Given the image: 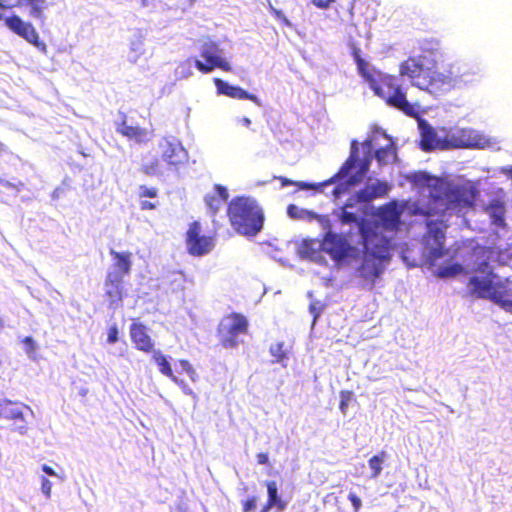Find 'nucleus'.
Wrapping results in <instances>:
<instances>
[{
	"mask_svg": "<svg viewBox=\"0 0 512 512\" xmlns=\"http://www.w3.org/2000/svg\"><path fill=\"white\" fill-rule=\"evenodd\" d=\"M434 67L435 63L425 68L420 57H408L400 63L399 73L409 78L412 85L431 94L450 91L469 74L466 65L451 64L442 72Z\"/></svg>",
	"mask_w": 512,
	"mask_h": 512,
	"instance_id": "nucleus-1",
	"label": "nucleus"
},
{
	"mask_svg": "<svg viewBox=\"0 0 512 512\" xmlns=\"http://www.w3.org/2000/svg\"><path fill=\"white\" fill-rule=\"evenodd\" d=\"M466 287L471 297L488 299L505 311L512 313V281H496L498 278L489 262L483 260L473 268Z\"/></svg>",
	"mask_w": 512,
	"mask_h": 512,
	"instance_id": "nucleus-2",
	"label": "nucleus"
},
{
	"mask_svg": "<svg viewBox=\"0 0 512 512\" xmlns=\"http://www.w3.org/2000/svg\"><path fill=\"white\" fill-rule=\"evenodd\" d=\"M233 229L244 236H256L263 228L264 213L257 201L247 196L234 197L227 206Z\"/></svg>",
	"mask_w": 512,
	"mask_h": 512,
	"instance_id": "nucleus-3",
	"label": "nucleus"
},
{
	"mask_svg": "<svg viewBox=\"0 0 512 512\" xmlns=\"http://www.w3.org/2000/svg\"><path fill=\"white\" fill-rule=\"evenodd\" d=\"M369 86L375 95L383 99L388 106L403 112L407 116H418V107L407 100L406 93L396 76L376 72V78Z\"/></svg>",
	"mask_w": 512,
	"mask_h": 512,
	"instance_id": "nucleus-4",
	"label": "nucleus"
},
{
	"mask_svg": "<svg viewBox=\"0 0 512 512\" xmlns=\"http://www.w3.org/2000/svg\"><path fill=\"white\" fill-rule=\"evenodd\" d=\"M333 215L342 225L356 224L361 235L363 247L372 250L378 256H383L385 252L383 236L368 221L359 217L356 213L345 209V207L335 209Z\"/></svg>",
	"mask_w": 512,
	"mask_h": 512,
	"instance_id": "nucleus-5",
	"label": "nucleus"
},
{
	"mask_svg": "<svg viewBox=\"0 0 512 512\" xmlns=\"http://www.w3.org/2000/svg\"><path fill=\"white\" fill-rule=\"evenodd\" d=\"M22 0H18L15 5L5 6L0 0V21H4L5 26L14 34L35 46L41 51H46V44L40 39L39 34L31 22L24 21L19 15L11 14L5 17L3 11L7 8L20 7Z\"/></svg>",
	"mask_w": 512,
	"mask_h": 512,
	"instance_id": "nucleus-6",
	"label": "nucleus"
},
{
	"mask_svg": "<svg viewBox=\"0 0 512 512\" xmlns=\"http://www.w3.org/2000/svg\"><path fill=\"white\" fill-rule=\"evenodd\" d=\"M249 321L241 313L232 312L222 318L217 327V336L224 348H235L239 344L238 336L248 333Z\"/></svg>",
	"mask_w": 512,
	"mask_h": 512,
	"instance_id": "nucleus-7",
	"label": "nucleus"
},
{
	"mask_svg": "<svg viewBox=\"0 0 512 512\" xmlns=\"http://www.w3.org/2000/svg\"><path fill=\"white\" fill-rule=\"evenodd\" d=\"M479 196V190L472 181L450 182L446 194V209L457 212L473 209Z\"/></svg>",
	"mask_w": 512,
	"mask_h": 512,
	"instance_id": "nucleus-8",
	"label": "nucleus"
},
{
	"mask_svg": "<svg viewBox=\"0 0 512 512\" xmlns=\"http://www.w3.org/2000/svg\"><path fill=\"white\" fill-rule=\"evenodd\" d=\"M426 226L427 231L423 237L426 261L430 266H434L437 260L448 252L444 245L447 225L442 220H429L426 222Z\"/></svg>",
	"mask_w": 512,
	"mask_h": 512,
	"instance_id": "nucleus-9",
	"label": "nucleus"
},
{
	"mask_svg": "<svg viewBox=\"0 0 512 512\" xmlns=\"http://www.w3.org/2000/svg\"><path fill=\"white\" fill-rule=\"evenodd\" d=\"M200 56L204 61L195 59L194 65L203 74H208L217 68L225 72L232 70L230 63L222 57V50L215 41L203 42L200 47Z\"/></svg>",
	"mask_w": 512,
	"mask_h": 512,
	"instance_id": "nucleus-10",
	"label": "nucleus"
},
{
	"mask_svg": "<svg viewBox=\"0 0 512 512\" xmlns=\"http://www.w3.org/2000/svg\"><path fill=\"white\" fill-rule=\"evenodd\" d=\"M406 180L416 188L428 189L429 196L434 202L446 199L450 182L444 178L430 175L423 171H414L406 175Z\"/></svg>",
	"mask_w": 512,
	"mask_h": 512,
	"instance_id": "nucleus-11",
	"label": "nucleus"
},
{
	"mask_svg": "<svg viewBox=\"0 0 512 512\" xmlns=\"http://www.w3.org/2000/svg\"><path fill=\"white\" fill-rule=\"evenodd\" d=\"M187 252L195 257H201L210 253L215 246V235L202 233V226L199 221L189 224L185 233Z\"/></svg>",
	"mask_w": 512,
	"mask_h": 512,
	"instance_id": "nucleus-12",
	"label": "nucleus"
},
{
	"mask_svg": "<svg viewBox=\"0 0 512 512\" xmlns=\"http://www.w3.org/2000/svg\"><path fill=\"white\" fill-rule=\"evenodd\" d=\"M494 144L484 134L471 129L461 128L448 133V148L485 149Z\"/></svg>",
	"mask_w": 512,
	"mask_h": 512,
	"instance_id": "nucleus-13",
	"label": "nucleus"
},
{
	"mask_svg": "<svg viewBox=\"0 0 512 512\" xmlns=\"http://www.w3.org/2000/svg\"><path fill=\"white\" fill-rule=\"evenodd\" d=\"M357 161H358V149L355 145V142H352L350 155L345 160V162L341 165L338 172L336 174H334L330 179L319 184V186H327V185L335 183L337 180H339L341 178L346 177L349 174L350 170L352 168H354ZM273 178L279 180L282 187L297 186L298 188L305 189V190L315 189L318 187V185H315V184L298 182V181H294V180L288 179L283 176H274Z\"/></svg>",
	"mask_w": 512,
	"mask_h": 512,
	"instance_id": "nucleus-14",
	"label": "nucleus"
},
{
	"mask_svg": "<svg viewBox=\"0 0 512 512\" xmlns=\"http://www.w3.org/2000/svg\"><path fill=\"white\" fill-rule=\"evenodd\" d=\"M319 248L337 263L352 256L354 252V248L344 236L332 231H327L324 234L321 242L319 243Z\"/></svg>",
	"mask_w": 512,
	"mask_h": 512,
	"instance_id": "nucleus-15",
	"label": "nucleus"
},
{
	"mask_svg": "<svg viewBox=\"0 0 512 512\" xmlns=\"http://www.w3.org/2000/svg\"><path fill=\"white\" fill-rule=\"evenodd\" d=\"M383 245L385 246L383 256H378L372 250H368L366 247H363L364 259L359 267V273L363 279L368 280L371 284H374L382 274L384 269L382 261L388 258L389 241L384 236Z\"/></svg>",
	"mask_w": 512,
	"mask_h": 512,
	"instance_id": "nucleus-16",
	"label": "nucleus"
},
{
	"mask_svg": "<svg viewBox=\"0 0 512 512\" xmlns=\"http://www.w3.org/2000/svg\"><path fill=\"white\" fill-rule=\"evenodd\" d=\"M402 211L396 201H390L377 210V218L385 230L396 231L401 224Z\"/></svg>",
	"mask_w": 512,
	"mask_h": 512,
	"instance_id": "nucleus-17",
	"label": "nucleus"
},
{
	"mask_svg": "<svg viewBox=\"0 0 512 512\" xmlns=\"http://www.w3.org/2000/svg\"><path fill=\"white\" fill-rule=\"evenodd\" d=\"M126 295L123 279L114 273H106L104 280V297L109 306L115 307L122 303Z\"/></svg>",
	"mask_w": 512,
	"mask_h": 512,
	"instance_id": "nucleus-18",
	"label": "nucleus"
},
{
	"mask_svg": "<svg viewBox=\"0 0 512 512\" xmlns=\"http://www.w3.org/2000/svg\"><path fill=\"white\" fill-rule=\"evenodd\" d=\"M129 335L135 349L144 353L154 351L155 343L148 333V328L143 323L133 321L129 327Z\"/></svg>",
	"mask_w": 512,
	"mask_h": 512,
	"instance_id": "nucleus-19",
	"label": "nucleus"
},
{
	"mask_svg": "<svg viewBox=\"0 0 512 512\" xmlns=\"http://www.w3.org/2000/svg\"><path fill=\"white\" fill-rule=\"evenodd\" d=\"M421 130V148L423 151L448 148V134L444 139L437 137L436 130L425 120L419 121Z\"/></svg>",
	"mask_w": 512,
	"mask_h": 512,
	"instance_id": "nucleus-20",
	"label": "nucleus"
},
{
	"mask_svg": "<svg viewBox=\"0 0 512 512\" xmlns=\"http://www.w3.org/2000/svg\"><path fill=\"white\" fill-rule=\"evenodd\" d=\"M213 81L216 86L218 94L225 95L232 99L250 100L258 106L261 105V102L256 95L247 92L243 88L235 85H230L229 83L220 78H214Z\"/></svg>",
	"mask_w": 512,
	"mask_h": 512,
	"instance_id": "nucleus-21",
	"label": "nucleus"
},
{
	"mask_svg": "<svg viewBox=\"0 0 512 512\" xmlns=\"http://www.w3.org/2000/svg\"><path fill=\"white\" fill-rule=\"evenodd\" d=\"M24 409H28L23 404L4 401L0 403V418L12 421L19 430L26 428Z\"/></svg>",
	"mask_w": 512,
	"mask_h": 512,
	"instance_id": "nucleus-22",
	"label": "nucleus"
},
{
	"mask_svg": "<svg viewBox=\"0 0 512 512\" xmlns=\"http://www.w3.org/2000/svg\"><path fill=\"white\" fill-rule=\"evenodd\" d=\"M161 157L168 165L177 168L187 162L188 153L179 142L166 141Z\"/></svg>",
	"mask_w": 512,
	"mask_h": 512,
	"instance_id": "nucleus-23",
	"label": "nucleus"
},
{
	"mask_svg": "<svg viewBox=\"0 0 512 512\" xmlns=\"http://www.w3.org/2000/svg\"><path fill=\"white\" fill-rule=\"evenodd\" d=\"M390 186L387 182L376 180L374 183L366 184L362 189L355 193L356 200L360 203H369L376 198H382L387 195Z\"/></svg>",
	"mask_w": 512,
	"mask_h": 512,
	"instance_id": "nucleus-24",
	"label": "nucleus"
},
{
	"mask_svg": "<svg viewBox=\"0 0 512 512\" xmlns=\"http://www.w3.org/2000/svg\"><path fill=\"white\" fill-rule=\"evenodd\" d=\"M109 254L113 259V265L112 270L107 273H114L121 279L128 276L132 269V253L129 251L118 252L110 249Z\"/></svg>",
	"mask_w": 512,
	"mask_h": 512,
	"instance_id": "nucleus-25",
	"label": "nucleus"
},
{
	"mask_svg": "<svg viewBox=\"0 0 512 512\" xmlns=\"http://www.w3.org/2000/svg\"><path fill=\"white\" fill-rule=\"evenodd\" d=\"M215 194H207L204 202L212 216H215L221 206L228 200L229 194L227 188L221 184L214 185Z\"/></svg>",
	"mask_w": 512,
	"mask_h": 512,
	"instance_id": "nucleus-26",
	"label": "nucleus"
},
{
	"mask_svg": "<svg viewBox=\"0 0 512 512\" xmlns=\"http://www.w3.org/2000/svg\"><path fill=\"white\" fill-rule=\"evenodd\" d=\"M116 130L122 136L138 143L147 142L150 139V133L145 128L128 125L125 118L118 123Z\"/></svg>",
	"mask_w": 512,
	"mask_h": 512,
	"instance_id": "nucleus-27",
	"label": "nucleus"
},
{
	"mask_svg": "<svg viewBox=\"0 0 512 512\" xmlns=\"http://www.w3.org/2000/svg\"><path fill=\"white\" fill-rule=\"evenodd\" d=\"M485 211L489 214L492 219V222L497 226L505 225V204L499 199L495 198L489 201V203L485 207Z\"/></svg>",
	"mask_w": 512,
	"mask_h": 512,
	"instance_id": "nucleus-28",
	"label": "nucleus"
},
{
	"mask_svg": "<svg viewBox=\"0 0 512 512\" xmlns=\"http://www.w3.org/2000/svg\"><path fill=\"white\" fill-rule=\"evenodd\" d=\"M268 499L266 504L262 507L259 512H268L271 508L276 507L278 510H284L286 503L278 496L277 484L275 481H269L266 483Z\"/></svg>",
	"mask_w": 512,
	"mask_h": 512,
	"instance_id": "nucleus-29",
	"label": "nucleus"
},
{
	"mask_svg": "<svg viewBox=\"0 0 512 512\" xmlns=\"http://www.w3.org/2000/svg\"><path fill=\"white\" fill-rule=\"evenodd\" d=\"M352 56L356 63L358 73L370 85L371 82L376 78V73L373 74L370 71L369 63L361 57L359 48H353Z\"/></svg>",
	"mask_w": 512,
	"mask_h": 512,
	"instance_id": "nucleus-30",
	"label": "nucleus"
},
{
	"mask_svg": "<svg viewBox=\"0 0 512 512\" xmlns=\"http://www.w3.org/2000/svg\"><path fill=\"white\" fill-rule=\"evenodd\" d=\"M389 143L376 149L374 156L380 165H386L396 158V148L391 138L387 137Z\"/></svg>",
	"mask_w": 512,
	"mask_h": 512,
	"instance_id": "nucleus-31",
	"label": "nucleus"
},
{
	"mask_svg": "<svg viewBox=\"0 0 512 512\" xmlns=\"http://www.w3.org/2000/svg\"><path fill=\"white\" fill-rule=\"evenodd\" d=\"M466 273L465 268L463 265L459 263H453L450 265L439 267L435 272L434 275L437 278L441 279H447V278H454L459 274Z\"/></svg>",
	"mask_w": 512,
	"mask_h": 512,
	"instance_id": "nucleus-32",
	"label": "nucleus"
},
{
	"mask_svg": "<svg viewBox=\"0 0 512 512\" xmlns=\"http://www.w3.org/2000/svg\"><path fill=\"white\" fill-rule=\"evenodd\" d=\"M441 46L439 40L435 38L423 39L420 42V58H426L428 56H436L440 53Z\"/></svg>",
	"mask_w": 512,
	"mask_h": 512,
	"instance_id": "nucleus-33",
	"label": "nucleus"
},
{
	"mask_svg": "<svg viewBox=\"0 0 512 512\" xmlns=\"http://www.w3.org/2000/svg\"><path fill=\"white\" fill-rule=\"evenodd\" d=\"M25 3L30 7V16L39 20L42 24L45 20L46 0H25Z\"/></svg>",
	"mask_w": 512,
	"mask_h": 512,
	"instance_id": "nucleus-34",
	"label": "nucleus"
},
{
	"mask_svg": "<svg viewBox=\"0 0 512 512\" xmlns=\"http://www.w3.org/2000/svg\"><path fill=\"white\" fill-rule=\"evenodd\" d=\"M152 353H153V356H152L153 360L157 364V366L159 368V371L163 375H165V376L175 380V377L173 375V371L171 369V366H170L166 356L163 355L159 350H154Z\"/></svg>",
	"mask_w": 512,
	"mask_h": 512,
	"instance_id": "nucleus-35",
	"label": "nucleus"
},
{
	"mask_svg": "<svg viewBox=\"0 0 512 512\" xmlns=\"http://www.w3.org/2000/svg\"><path fill=\"white\" fill-rule=\"evenodd\" d=\"M387 458V453L382 450L378 454L372 456L368 460L369 468L371 469V478H377L382 472V465Z\"/></svg>",
	"mask_w": 512,
	"mask_h": 512,
	"instance_id": "nucleus-36",
	"label": "nucleus"
},
{
	"mask_svg": "<svg viewBox=\"0 0 512 512\" xmlns=\"http://www.w3.org/2000/svg\"><path fill=\"white\" fill-rule=\"evenodd\" d=\"M318 241L314 239L303 240L300 246L301 255L305 258L315 259L320 248H317Z\"/></svg>",
	"mask_w": 512,
	"mask_h": 512,
	"instance_id": "nucleus-37",
	"label": "nucleus"
},
{
	"mask_svg": "<svg viewBox=\"0 0 512 512\" xmlns=\"http://www.w3.org/2000/svg\"><path fill=\"white\" fill-rule=\"evenodd\" d=\"M369 167L370 159L366 157L360 162L358 171L349 177V183L358 184L359 182H361L365 174L368 172Z\"/></svg>",
	"mask_w": 512,
	"mask_h": 512,
	"instance_id": "nucleus-38",
	"label": "nucleus"
},
{
	"mask_svg": "<svg viewBox=\"0 0 512 512\" xmlns=\"http://www.w3.org/2000/svg\"><path fill=\"white\" fill-rule=\"evenodd\" d=\"M141 172L147 176H156L160 173V161L158 158H153L141 167Z\"/></svg>",
	"mask_w": 512,
	"mask_h": 512,
	"instance_id": "nucleus-39",
	"label": "nucleus"
},
{
	"mask_svg": "<svg viewBox=\"0 0 512 512\" xmlns=\"http://www.w3.org/2000/svg\"><path fill=\"white\" fill-rule=\"evenodd\" d=\"M353 392L350 390H342L340 391V403L339 409L343 415L347 414L348 406L353 399Z\"/></svg>",
	"mask_w": 512,
	"mask_h": 512,
	"instance_id": "nucleus-40",
	"label": "nucleus"
},
{
	"mask_svg": "<svg viewBox=\"0 0 512 512\" xmlns=\"http://www.w3.org/2000/svg\"><path fill=\"white\" fill-rule=\"evenodd\" d=\"M268 8L270 13L278 19L284 26L290 27L291 22L288 20V18L282 13L281 10L275 8L271 3L268 4Z\"/></svg>",
	"mask_w": 512,
	"mask_h": 512,
	"instance_id": "nucleus-41",
	"label": "nucleus"
},
{
	"mask_svg": "<svg viewBox=\"0 0 512 512\" xmlns=\"http://www.w3.org/2000/svg\"><path fill=\"white\" fill-rule=\"evenodd\" d=\"M352 185L353 184L349 183V179L344 183L337 184L332 190L333 197L335 199H338L341 196L345 195L348 192L349 187Z\"/></svg>",
	"mask_w": 512,
	"mask_h": 512,
	"instance_id": "nucleus-42",
	"label": "nucleus"
},
{
	"mask_svg": "<svg viewBox=\"0 0 512 512\" xmlns=\"http://www.w3.org/2000/svg\"><path fill=\"white\" fill-rule=\"evenodd\" d=\"M25 351L29 356H33L36 352L37 345L31 336H26L22 339Z\"/></svg>",
	"mask_w": 512,
	"mask_h": 512,
	"instance_id": "nucleus-43",
	"label": "nucleus"
},
{
	"mask_svg": "<svg viewBox=\"0 0 512 512\" xmlns=\"http://www.w3.org/2000/svg\"><path fill=\"white\" fill-rule=\"evenodd\" d=\"M158 196V189L154 187H147L145 185H141L139 187V197H149V198H156Z\"/></svg>",
	"mask_w": 512,
	"mask_h": 512,
	"instance_id": "nucleus-44",
	"label": "nucleus"
},
{
	"mask_svg": "<svg viewBox=\"0 0 512 512\" xmlns=\"http://www.w3.org/2000/svg\"><path fill=\"white\" fill-rule=\"evenodd\" d=\"M179 365L182 368L184 372L194 381L196 378V371L192 367V365L189 363L188 360H179Z\"/></svg>",
	"mask_w": 512,
	"mask_h": 512,
	"instance_id": "nucleus-45",
	"label": "nucleus"
},
{
	"mask_svg": "<svg viewBox=\"0 0 512 512\" xmlns=\"http://www.w3.org/2000/svg\"><path fill=\"white\" fill-rule=\"evenodd\" d=\"M270 351L272 355L276 357L277 361H282L286 358V352L283 350L282 343H277L275 346H272Z\"/></svg>",
	"mask_w": 512,
	"mask_h": 512,
	"instance_id": "nucleus-46",
	"label": "nucleus"
},
{
	"mask_svg": "<svg viewBox=\"0 0 512 512\" xmlns=\"http://www.w3.org/2000/svg\"><path fill=\"white\" fill-rule=\"evenodd\" d=\"M256 505H257L256 497H254V496L249 497L245 501H243L242 510H243V512H251L256 508Z\"/></svg>",
	"mask_w": 512,
	"mask_h": 512,
	"instance_id": "nucleus-47",
	"label": "nucleus"
},
{
	"mask_svg": "<svg viewBox=\"0 0 512 512\" xmlns=\"http://www.w3.org/2000/svg\"><path fill=\"white\" fill-rule=\"evenodd\" d=\"M107 341L110 344H114L118 341V328L116 325H112L108 329Z\"/></svg>",
	"mask_w": 512,
	"mask_h": 512,
	"instance_id": "nucleus-48",
	"label": "nucleus"
},
{
	"mask_svg": "<svg viewBox=\"0 0 512 512\" xmlns=\"http://www.w3.org/2000/svg\"><path fill=\"white\" fill-rule=\"evenodd\" d=\"M348 499L352 503V506L354 508V512H359V510L361 508V505H362L361 499L354 492H350L349 493Z\"/></svg>",
	"mask_w": 512,
	"mask_h": 512,
	"instance_id": "nucleus-49",
	"label": "nucleus"
},
{
	"mask_svg": "<svg viewBox=\"0 0 512 512\" xmlns=\"http://www.w3.org/2000/svg\"><path fill=\"white\" fill-rule=\"evenodd\" d=\"M319 223L327 231H332V223L328 215H320L317 217Z\"/></svg>",
	"mask_w": 512,
	"mask_h": 512,
	"instance_id": "nucleus-50",
	"label": "nucleus"
},
{
	"mask_svg": "<svg viewBox=\"0 0 512 512\" xmlns=\"http://www.w3.org/2000/svg\"><path fill=\"white\" fill-rule=\"evenodd\" d=\"M52 489V483L45 477L41 480V490L46 495V497H50Z\"/></svg>",
	"mask_w": 512,
	"mask_h": 512,
	"instance_id": "nucleus-51",
	"label": "nucleus"
},
{
	"mask_svg": "<svg viewBox=\"0 0 512 512\" xmlns=\"http://www.w3.org/2000/svg\"><path fill=\"white\" fill-rule=\"evenodd\" d=\"M312 4L322 10L328 9L334 0H311Z\"/></svg>",
	"mask_w": 512,
	"mask_h": 512,
	"instance_id": "nucleus-52",
	"label": "nucleus"
},
{
	"mask_svg": "<svg viewBox=\"0 0 512 512\" xmlns=\"http://www.w3.org/2000/svg\"><path fill=\"white\" fill-rule=\"evenodd\" d=\"M0 185L8 188V189H14V190H20V188L23 187V183L19 182L18 184L12 183L10 181L4 180L3 178H0Z\"/></svg>",
	"mask_w": 512,
	"mask_h": 512,
	"instance_id": "nucleus-53",
	"label": "nucleus"
},
{
	"mask_svg": "<svg viewBox=\"0 0 512 512\" xmlns=\"http://www.w3.org/2000/svg\"><path fill=\"white\" fill-rule=\"evenodd\" d=\"M257 462L261 465H268L269 464V456L266 452H260L256 455Z\"/></svg>",
	"mask_w": 512,
	"mask_h": 512,
	"instance_id": "nucleus-54",
	"label": "nucleus"
},
{
	"mask_svg": "<svg viewBox=\"0 0 512 512\" xmlns=\"http://www.w3.org/2000/svg\"><path fill=\"white\" fill-rule=\"evenodd\" d=\"M157 207V203H153L151 201L143 200L140 202L141 210H153Z\"/></svg>",
	"mask_w": 512,
	"mask_h": 512,
	"instance_id": "nucleus-55",
	"label": "nucleus"
},
{
	"mask_svg": "<svg viewBox=\"0 0 512 512\" xmlns=\"http://www.w3.org/2000/svg\"><path fill=\"white\" fill-rule=\"evenodd\" d=\"M356 202L358 201L354 195L353 197H350L341 207H345V209L349 210L355 205Z\"/></svg>",
	"mask_w": 512,
	"mask_h": 512,
	"instance_id": "nucleus-56",
	"label": "nucleus"
},
{
	"mask_svg": "<svg viewBox=\"0 0 512 512\" xmlns=\"http://www.w3.org/2000/svg\"><path fill=\"white\" fill-rule=\"evenodd\" d=\"M42 470H43L46 474H48V475H50V476H55V475H56V473H55L54 469H53L52 467H50V466L46 465V464H44V465L42 466Z\"/></svg>",
	"mask_w": 512,
	"mask_h": 512,
	"instance_id": "nucleus-57",
	"label": "nucleus"
},
{
	"mask_svg": "<svg viewBox=\"0 0 512 512\" xmlns=\"http://www.w3.org/2000/svg\"><path fill=\"white\" fill-rule=\"evenodd\" d=\"M416 213L419 214V215H422V216H432L434 214V212H432L431 210H423V209H419V210H416Z\"/></svg>",
	"mask_w": 512,
	"mask_h": 512,
	"instance_id": "nucleus-58",
	"label": "nucleus"
},
{
	"mask_svg": "<svg viewBox=\"0 0 512 512\" xmlns=\"http://www.w3.org/2000/svg\"><path fill=\"white\" fill-rule=\"evenodd\" d=\"M241 122L244 126L249 127L251 125V120L248 117H243Z\"/></svg>",
	"mask_w": 512,
	"mask_h": 512,
	"instance_id": "nucleus-59",
	"label": "nucleus"
},
{
	"mask_svg": "<svg viewBox=\"0 0 512 512\" xmlns=\"http://www.w3.org/2000/svg\"><path fill=\"white\" fill-rule=\"evenodd\" d=\"M295 208H296V207H295L294 205H290V206L288 207V212H289V214H290V215H292V210H294Z\"/></svg>",
	"mask_w": 512,
	"mask_h": 512,
	"instance_id": "nucleus-60",
	"label": "nucleus"
},
{
	"mask_svg": "<svg viewBox=\"0 0 512 512\" xmlns=\"http://www.w3.org/2000/svg\"><path fill=\"white\" fill-rule=\"evenodd\" d=\"M4 144L0 142V152L4 150Z\"/></svg>",
	"mask_w": 512,
	"mask_h": 512,
	"instance_id": "nucleus-61",
	"label": "nucleus"
}]
</instances>
